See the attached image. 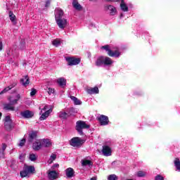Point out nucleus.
<instances>
[{"label": "nucleus", "instance_id": "23", "mask_svg": "<svg viewBox=\"0 0 180 180\" xmlns=\"http://www.w3.org/2000/svg\"><path fill=\"white\" fill-rule=\"evenodd\" d=\"M58 175V174H57V172H56V171H51L49 173L48 176H49L50 180H54V179H57Z\"/></svg>", "mask_w": 180, "mask_h": 180}, {"label": "nucleus", "instance_id": "31", "mask_svg": "<svg viewBox=\"0 0 180 180\" xmlns=\"http://www.w3.org/2000/svg\"><path fill=\"white\" fill-rule=\"evenodd\" d=\"M59 117H60L61 119H68V117H70V115H68V113L65 112H62L59 115Z\"/></svg>", "mask_w": 180, "mask_h": 180}, {"label": "nucleus", "instance_id": "40", "mask_svg": "<svg viewBox=\"0 0 180 180\" xmlns=\"http://www.w3.org/2000/svg\"><path fill=\"white\" fill-rule=\"evenodd\" d=\"M26 143V139H22L19 143V146H20V147H23V146H25Z\"/></svg>", "mask_w": 180, "mask_h": 180}, {"label": "nucleus", "instance_id": "52", "mask_svg": "<svg viewBox=\"0 0 180 180\" xmlns=\"http://www.w3.org/2000/svg\"><path fill=\"white\" fill-rule=\"evenodd\" d=\"M121 1V4H122V0H115V2H120Z\"/></svg>", "mask_w": 180, "mask_h": 180}, {"label": "nucleus", "instance_id": "19", "mask_svg": "<svg viewBox=\"0 0 180 180\" xmlns=\"http://www.w3.org/2000/svg\"><path fill=\"white\" fill-rule=\"evenodd\" d=\"M72 5L73 6V8H75V9H76V11H82V6H81V4H79V3L78 2V0H73Z\"/></svg>", "mask_w": 180, "mask_h": 180}, {"label": "nucleus", "instance_id": "53", "mask_svg": "<svg viewBox=\"0 0 180 180\" xmlns=\"http://www.w3.org/2000/svg\"><path fill=\"white\" fill-rule=\"evenodd\" d=\"M1 117H2V112H0V120H1Z\"/></svg>", "mask_w": 180, "mask_h": 180}, {"label": "nucleus", "instance_id": "9", "mask_svg": "<svg viewBox=\"0 0 180 180\" xmlns=\"http://www.w3.org/2000/svg\"><path fill=\"white\" fill-rule=\"evenodd\" d=\"M20 115L23 119H32V117L34 116V112L33 111L27 110L20 112Z\"/></svg>", "mask_w": 180, "mask_h": 180}, {"label": "nucleus", "instance_id": "34", "mask_svg": "<svg viewBox=\"0 0 180 180\" xmlns=\"http://www.w3.org/2000/svg\"><path fill=\"white\" fill-rule=\"evenodd\" d=\"M57 158V155L52 154L50 157V162L49 164H53V161H55V160Z\"/></svg>", "mask_w": 180, "mask_h": 180}, {"label": "nucleus", "instance_id": "21", "mask_svg": "<svg viewBox=\"0 0 180 180\" xmlns=\"http://www.w3.org/2000/svg\"><path fill=\"white\" fill-rule=\"evenodd\" d=\"M86 92L87 94H89V95H92L94 94H99V88H98V86L89 88L86 89Z\"/></svg>", "mask_w": 180, "mask_h": 180}, {"label": "nucleus", "instance_id": "30", "mask_svg": "<svg viewBox=\"0 0 180 180\" xmlns=\"http://www.w3.org/2000/svg\"><path fill=\"white\" fill-rule=\"evenodd\" d=\"M174 162V166L176 167V169H178V171H180L179 158H176Z\"/></svg>", "mask_w": 180, "mask_h": 180}, {"label": "nucleus", "instance_id": "16", "mask_svg": "<svg viewBox=\"0 0 180 180\" xmlns=\"http://www.w3.org/2000/svg\"><path fill=\"white\" fill-rule=\"evenodd\" d=\"M37 131H32L30 134H29V139H28V141L29 143H33V140H34V139H37Z\"/></svg>", "mask_w": 180, "mask_h": 180}, {"label": "nucleus", "instance_id": "43", "mask_svg": "<svg viewBox=\"0 0 180 180\" xmlns=\"http://www.w3.org/2000/svg\"><path fill=\"white\" fill-rule=\"evenodd\" d=\"M48 94H49V95H51V94H54V89L49 88Z\"/></svg>", "mask_w": 180, "mask_h": 180}, {"label": "nucleus", "instance_id": "4", "mask_svg": "<svg viewBox=\"0 0 180 180\" xmlns=\"http://www.w3.org/2000/svg\"><path fill=\"white\" fill-rule=\"evenodd\" d=\"M4 129L6 130V131H12L15 129V123L11 119V116L7 115L5 117L4 120Z\"/></svg>", "mask_w": 180, "mask_h": 180}, {"label": "nucleus", "instance_id": "41", "mask_svg": "<svg viewBox=\"0 0 180 180\" xmlns=\"http://www.w3.org/2000/svg\"><path fill=\"white\" fill-rule=\"evenodd\" d=\"M155 180H164V176H161L160 174H158L155 177Z\"/></svg>", "mask_w": 180, "mask_h": 180}, {"label": "nucleus", "instance_id": "13", "mask_svg": "<svg viewBox=\"0 0 180 180\" xmlns=\"http://www.w3.org/2000/svg\"><path fill=\"white\" fill-rule=\"evenodd\" d=\"M41 147H44L45 148H49L51 146H52L51 141L49 139H44L41 140Z\"/></svg>", "mask_w": 180, "mask_h": 180}, {"label": "nucleus", "instance_id": "11", "mask_svg": "<svg viewBox=\"0 0 180 180\" xmlns=\"http://www.w3.org/2000/svg\"><path fill=\"white\" fill-rule=\"evenodd\" d=\"M102 153L105 157H109L112 155V148H110V147L108 146H103Z\"/></svg>", "mask_w": 180, "mask_h": 180}, {"label": "nucleus", "instance_id": "15", "mask_svg": "<svg viewBox=\"0 0 180 180\" xmlns=\"http://www.w3.org/2000/svg\"><path fill=\"white\" fill-rule=\"evenodd\" d=\"M20 84H22L23 86H27L30 84V79L29 76H25L23 78L20 79Z\"/></svg>", "mask_w": 180, "mask_h": 180}, {"label": "nucleus", "instance_id": "35", "mask_svg": "<svg viewBox=\"0 0 180 180\" xmlns=\"http://www.w3.org/2000/svg\"><path fill=\"white\" fill-rule=\"evenodd\" d=\"M25 158H26V154L21 153L19 156V160H20V162H23V161H25Z\"/></svg>", "mask_w": 180, "mask_h": 180}, {"label": "nucleus", "instance_id": "8", "mask_svg": "<svg viewBox=\"0 0 180 180\" xmlns=\"http://www.w3.org/2000/svg\"><path fill=\"white\" fill-rule=\"evenodd\" d=\"M101 126H108L109 124V117L106 115H101L97 117Z\"/></svg>", "mask_w": 180, "mask_h": 180}, {"label": "nucleus", "instance_id": "6", "mask_svg": "<svg viewBox=\"0 0 180 180\" xmlns=\"http://www.w3.org/2000/svg\"><path fill=\"white\" fill-rule=\"evenodd\" d=\"M84 143H85V140L78 136L73 137L70 141V146L76 148H81V147H82V145H84Z\"/></svg>", "mask_w": 180, "mask_h": 180}, {"label": "nucleus", "instance_id": "26", "mask_svg": "<svg viewBox=\"0 0 180 180\" xmlns=\"http://www.w3.org/2000/svg\"><path fill=\"white\" fill-rule=\"evenodd\" d=\"M13 104L11 103H8L4 105V109L5 110H11V112H14L15 110V107L12 105Z\"/></svg>", "mask_w": 180, "mask_h": 180}, {"label": "nucleus", "instance_id": "17", "mask_svg": "<svg viewBox=\"0 0 180 180\" xmlns=\"http://www.w3.org/2000/svg\"><path fill=\"white\" fill-rule=\"evenodd\" d=\"M8 16H9L10 20L11 21L13 25H14V26H15V25H18V20H16V15H15V14H13V12L10 11L8 12Z\"/></svg>", "mask_w": 180, "mask_h": 180}, {"label": "nucleus", "instance_id": "29", "mask_svg": "<svg viewBox=\"0 0 180 180\" xmlns=\"http://www.w3.org/2000/svg\"><path fill=\"white\" fill-rule=\"evenodd\" d=\"M70 99H72V101H73L75 105H81V103H82V102H81V101H79V99H78V98H77L74 96H71Z\"/></svg>", "mask_w": 180, "mask_h": 180}, {"label": "nucleus", "instance_id": "49", "mask_svg": "<svg viewBox=\"0 0 180 180\" xmlns=\"http://www.w3.org/2000/svg\"><path fill=\"white\" fill-rule=\"evenodd\" d=\"M47 109V105H45L44 107V108L42 109V110H46Z\"/></svg>", "mask_w": 180, "mask_h": 180}, {"label": "nucleus", "instance_id": "32", "mask_svg": "<svg viewBox=\"0 0 180 180\" xmlns=\"http://www.w3.org/2000/svg\"><path fill=\"white\" fill-rule=\"evenodd\" d=\"M52 44L55 47H58V46H61V41L59 39H54L52 41Z\"/></svg>", "mask_w": 180, "mask_h": 180}, {"label": "nucleus", "instance_id": "5", "mask_svg": "<svg viewBox=\"0 0 180 180\" xmlns=\"http://www.w3.org/2000/svg\"><path fill=\"white\" fill-rule=\"evenodd\" d=\"M89 127H91V125H88L86 122L82 120L76 122L75 129L80 136H84V131H82L84 129H89Z\"/></svg>", "mask_w": 180, "mask_h": 180}, {"label": "nucleus", "instance_id": "42", "mask_svg": "<svg viewBox=\"0 0 180 180\" xmlns=\"http://www.w3.org/2000/svg\"><path fill=\"white\" fill-rule=\"evenodd\" d=\"M51 4V0H47L45 3V8H49Z\"/></svg>", "mask_w": 180, "mask_h": 180}, {"label": "nucleus", "instance_id": "44", "mask_svg": "<svg viewBox=\"0 0 180 180\" xmlns=\"http://www.w3.org/2000/svg\"><path fill=\"white\" fill-rule=\"evenodd\" d=\"M18 100L17 98H15V99L11 101V105H16V103H18Z\"/></svg>", "mask_w": 180, "mask_h": 180}, {"label": "nucleus", "instance_id": "48", "mask_svg": "<svg viewBox=\"0 0 180 180\" xmlns=\"http://www.w3.org/2000/svg\"><path fill=\"white\" fill-rule=\"evenodd\" d=\"M2 50V42H0V51Z\"/></svg>", "mask_w": 180, "mask_h": 180}, {"label": "nucleus", "instance_id": "38", "mask_svg": "<svg viewBox=\"0 0 180 180\" xmlns=\"http://www.w3.org/2000/svg\"><path fill=\"white\" fill-rule=\"evenodd\" d=\"M137 175L139 177L146 176V173L143 171H139L138 172Z\"/></svg>", "mask_w": 180, "mask_h": 180}, {"label": "nucleus", "instance_id": "51", "mask_svg": "<svg viewBox=\"0 0 180 180\" xmlns=\"http://www.w3.org/2000/svg\"><path fill=\"white\" fill-rule=\"evenodd\" d=\"M108 2H115V0H106Z\"/></svg>", "mask_w": 180, "mask_h": 180}, {"label": "nucleus", "instance_id": "45", "mask_svg": "<svg viewBox=\"0 0 180 180\" xmlns=\"http://www.w3.org/2000/svg\"><path fill=\"white\" fill-rule=\"evenodd\" d=\"M6 147H7L6 143H3L2 144V151H3V153H4L5 150H6Z\"/></svg>", "mask_w": 180, "mask_h": 180}, {"label": "nucleus", "instance_id": "47", "mask_svg": "<svg viewBox=\"0 0 180 180\" xmlns=\"http://www.w3.org/2000/svg\"><path fill=\"white\" fill-rule=\"evenodd\" d=\"M15 99H18V101H19L20 99V94H18L16 96V98Z\"/></svg>", "mask_w": 180, "mask_h": 180}, {"label": "nucleus", "instance_id": "12", "mask_svg": "<svg viewBox=\"0 0 180 180\" xmlns=\"http://www.w3.org/2000/svg\"><path fill=\"white\" fill-rule=\"evenodd\" d=\"M41 148V140L37 139L32 143V148L34 151H39Z\"/></svg>", "mask_w": 180, "mask_h": 180}, {"label": "nucleus", "instance_id": "3", "mask_svg": "<svg viewBox=\"0 0 180 180\" xmlns=\"http://www.w3.org/2000/svg\"><path fill=\"white\" fill-rule=\"evenodd\" d=\"M34 172H36V169H34L33 166L25 165L23 170L20 172V176H21V178H26V176L34 174Z\"/></svg>", "mask_w": 180, "mask_h": 180}, {"label": "nucleus", "instance_id": "18", "mask_svg": "<svg viewBox=\"0 0 180 180\" xmlns=\"http://www.w3.org/2000/svg\"><path fill=\"white\" fill-rule=\"evenodd\" d=\"M65 174L68 178H72V176H75L74 174H75V172L74 171V169L68 167L65 169Z\"/></svg>", "mask_w": 180, "mask_h": 180}, {"label": "nucleus", "instance_id": "20", "mask_svg": "<svg viewBox=\"0 0 180 180\" xmlns=\"http://www.w3.org/2000/svg\"><path fill=\"white\" fill-rule=\"evenodd\" d=\"M57 83L58 84L59 86L64 88L65 85H67V80L64 77H60L57 79Z\"/></svg>", "mask_w": 180, "mask_h": 180}, {"label": "nucleus", "instance_id": "14", "mask_svg": "<svg viewBox=\"0 0 180 180\" xmlns=\"http://www.w3.org/2000/svg\"><path fill=\"white\" fill-rule=\"evenodd\" d=\"M56 14L55 15V20H58V19H63V16H64V11L61 8H57L56 10Z\"/></svg>", "mask_w": 180, "mask_h": 180}, {"label": "nucleus", "instance_id": "7", "mask_svg": "<svg viewBox=\"0 0 180 180\" xmlns=\"http://www.w3.org/2000/svg\"><path fill=\"white\" fill-rule=\"evenodd\" d=\"M65 60L68 63V65H78L79 63H81L80 58H75V57H66Z\"/></svg>", "mask_w": 180, "mask_h": 180}, {"label": "nucleus", "instance_id": "46", "mask_svg": "<svg viewBox=\"0 0 180 180\" xmlns=\"http://www.w3.org/2000/svg\"><path fill=\"white\" fill-rule=\"evenodd\" d=\"M58 167H60V165H58V164H54L53 165V168H58Z\"/></svg>", "mask_w": 180, "mask_h": 180}, {"label": "nucleus", "instance_id": "28", "mask_svg": "<svg viewBox=\"0 0 180 180\" xmlns=\"http://www.w3.org/2000/svg\"><path fill=\"white\" fill-rule=\"evenodd\" d=\"M17 84L16 83H13L11 85L6 87L2 91L1 94H5V92H8V91H11V89H12V88H15V86H16Z\"/></svg>", "mask_w": 180, "mask_h": 180}, {"label": "nucleus", "instance_id": "33", "mask_svg": "<svg viewBox=\"0 0 180 180\" xmlns=\"http://www.w3.org/2000/svg\"><path fill=\"white\" fill-rule=\"evenodd\" d=\"M20 50H25L26 49V42L24 39H21L20 43Z\"/></svg>", "mask_w": 180, "mask_h": 180}, {"label": "nucleus", "instance_id": "24", "mask_svg": "<svg viewBox=\"0 0 180 180\" xmlns=\"http://www.w3.org/2000/svg\"><path fill=\"white\" fill-rule=\"evenodd\" d=\"M82 167H86V165L89 167H92L94 165V162L89 160H82Z\"/></svg>", "mask_w": 180, "mask_h": 180}, {"label": "nucleus", "instance_id": "27", "mask_svg": "<svg viewBox=\"0 0 180 180\" xmlns=\"http://www.w3.org/2000/svg\"><path fill=\"white\" fill-rule=\"evenodd\" d=\"M108 9L110 11V15H111V16H113V15L116 13V8L112 5L108 6Z\"/></svg>", "mask_w": 180, "mask_h": 180}, {"label": "nucleus", "instance_id": "2", "mask_svg": "<svg viewBox=\"0 0 180 180\" xmlns=\"http://www.w3.org/2000/svg\"><path fill=\"white\" fill-rule=\"evenodd\" d=\"M112 64H113V60L109 56H101L96 61V65L97 67H101V65L109 66L112 65Z\"/></svg>", "mask_w": 180, "mask_h": 180}, {"label": "nucleus", "instance_id": "22", "mask_svg": "<svg viewBox=\"0 0 180 180\" xmlns=\"http://www.w3.org/2000/svg\"><path fill=\"white\" fill-rule=\"evenodd\" d=\"M51 109L46 110L45 112L42 113L41 117H39V120H46L50 116V113H51Z\"/></svg>", "mask_w": 180, "mask_h": 180}, {"label": "nucleus", "instance_id": "25", "mask_svg": "<svg viewBox=\"0 0 180 180\" xmlns=\"http://www.w3.org/2000/svg\"><path fill=\"white\" fill-rule=\"evenodd\" d=\"M120 8L123 12H129V7L124 3V0H122V3L120 4Z\"/></svg>", "mask_w": 180, "mask_h": 180}, {"label": "nucleus", "instance_id": "50", "mask_svg": "<svg viewBox=\"0 0 180 180\" xmlns=\"http://www.w3.org/2000/svg\"><path fill=\"white\" fill-rule=\"evenodd\" d=\"M90 180H96V177L94 176V177L91 178Z\"/></svg>", "mask_w": 180, "mask_h": 180}, {"label": "nucleus", "instance_id": "1", "mask_svg": "<svg viewBox=\"0 0 180 180\" xmlns=\"http://www.w3.org/2000/svg\"><path fill=\"white\" fill-rule=\"evenodd\" d=\"M101 50H105L107 51L108 56L109 57H115V58H119L120 57L122 53H120V49L117 46H114L110 48L109 45H104L101 47Z\"/></svg>", "mask_w": 180, "mask_h": 180}, {"label": "nucleus", "instance_id": "39", "mask_svg": "<svg viewBox=\"0 0 180 180\" xmlns=\"http://www.w3.org/2000/svg\"><path fill=\"white\" fill-rule=\"evenodd\" d=\"M36 94H37V90L36 89H32L30 92L31 96H34Z\"/></svg>", "mask_w": 180, "mask_h": 180}, {"label": "nucleus", "instance_id": "36", "mask_svg": "<svg viewBox=\"0 0 180 180\" xmlns=\"http://www.w3.org/2000/svg\"><path fill=\"white\" fill-rule=\"evenodd\" d=\"M30 161H36V160H37V157H36V155L34 153L30 154Z\"/></svg>", "mask_w": 180, "mask_h": 180}, {"label": "nucleus", "instance_id": "37", "mask_svg": "<svg viewBox=\"0 0 180 180\" xmlns=\"http://www.w3.org/2000/svg\"><path fill=\"white\" fill-rule=\"evenodd\" d=\"M108 180H117V176L116 174H111L108 178Z\"/></svg>", "mask_w": 180, "mask_h": 180}, {"label": "nucleus", "instance_id": "10", "mask_svg": "<svg viewBox=\"0 0 180 180\" xmlns=\"http://www.w3.org/2000/svg\"><path fill=\"white\" fill-rule=\"evenodd\" d=\"M56 22L60 29H65L67 27V23H68V21H67V19L65 18H60L58 20H56Z\"/></svg>", "mask_w": 180, "mask_h": 180}]
</instances>
